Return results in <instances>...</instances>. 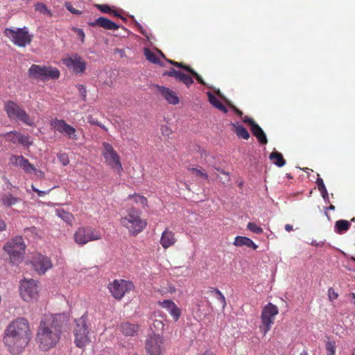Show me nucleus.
<instances>
[{"instance_id": "18", "label": "nucleus", "mask_w": 355, "mask_h": 355, "mask_svg": "<svg viewBox=\"0 0 355 355\" xmlns=\"http://www.w3.org/2000/svg\"><path fill=\"white\" fill-rule=\"evenodd\" d=\"M157 88L159 93L168 103L176 105L179 103V98L173 90L159 85H157Z\"/></svg>"}, {"instance_id": "56", "label": "nucleus", "mask_w": 355, "mask_h": 355, "mask_svg": "<svg viewBox=\"0 0 355 355\" xmlns=\"http://www.w3.org/2000/svg\"><path fill=\"white\" fill-rule=\"evenodd\" d=\"M316 184L318 185V189H320L322 187H324V184L323 180L320 178H318L316 180Z\"/></svg>"}, {"instance_id": "57", "label": "nucleus", "mask_w": 355, "mask_h": 355, "mask_svg": "<svg viewBox=\"0 0 355 355\" xmlns=\"http://www.w3.org/2000/svg\"><path fill=\"white\" fill-rule=\"evenodd\" d=\"M231 107L233 109V110L235 112V113L239 116H242L243 115V112L239 110V109H237L235 106L234 105H231Z\"/></svg>"}, {"instance_id": "50", "label": "nucleus", "mask_w": 355, "mask_h": 355, "mask_svg": "<svg viewBox=\"0 0 355 355\" xmlns=\"http://www.w3.org/2000/svg\"><path fill=\"white\" fill-rule=\"evenodd\" d=\"M134 199H135V201L136 202H139L142 205H145L147 202V199L144 197V196H139V195H135V196H133Z\"/></svg>"}, {"instance_id": "46", "label": "nucleus", "mask_w": 355, "mask_h": 355, "mask_svg": "<svg viewBox=\"0 0 355 355\" xmlns=\"http://www.w3.org/2000/svg\"><path fill=\"white\" fill-rule=\"evenodd\" d=\"M64 6L67 10L74 15H80L81 14V11L76 10L74 8L71 2H65Z\"/></svg>"}, {"instance_id": "43", "label": "nucleus", "mask_w": 355, "mask_h": 355, "mask_svg": "<svg viewBox=\"0 0 355 355\" xmlns=\"http://www.w3.org/2000/svg\"><path fill=\"white\" fill-rule=\"evenodd\" d=\"M189 171L195 173L197 176H200L203 179L208 180V175L207 173H203L200 169L198 168H189Z\"/></svg>"}, {"instance_id": "61", "label": "nucleus", "mask_w": 355, "mask_h": 355, "mask_svg": "<svg viewBox=\"0 0 355 355\" xmlns=\"http://www.w3.org/2000/svg\"><path fill=\"white\" fill-rule=\"evenodd\" d=\"M6 225L4 221L0 219V232L6 229Z\"/></svg>"}, {"instance_id": "54", "label": "nucleus", "mask_w": 355, "mask_h": 355, "mask_svg": "<svg viewBox=\"0 0 355 355\" xmlns=\"http://www.w3.org/2000/svg\"><path fill=\"white\" fill-rule=\"evenodd\" d=\"M78 90H79L80 94L81 96L83 97V98H85L86 97V93H87L86 89L83 87V85H79Z\"/></svg>"}, {"instance_id": "27", "label": "nucleus", "mask_w": 355, "mask_h": 355, "mask_svg": "<svg viewBox=\"0 0 355 355\" xmlns=\"http://www.w3.org/2000/svg\"><path fill=\"white\" fill-rule=\"evenodd\" d=\"M269 159L273 161V164L278 167H282L286 164V160L282 153L275 151L270 153Z\"/></svg>"}, {"instance_id": "12", "label": "nucleus", "mask_w": 355, "mask_h": 355, "mask_svg": "<svg viewBox=\"0 0 355 355\" xmlns=\"http://www.w3.org/2000/svg\"><path fill=\"white\" fill-rule=\"evenodd\" d=\"M146 349L150 355H164L166 346L162 336L155 334L146 340Z\"/></svg>"}, {"instance_id": "59", "label": "nucleus", "mask_w": 355, "mask_h": 355, "mask_svg": "<svg viewBox=\"0 0 355 355\" xmlns=\"http://www.w3.org/2000/svg\"><path fill=\"white\" fill-rule=\"evenodd\" d=\"M323 244L324 241L317 242L315 240H313L311 243V245L313 246H322Z\"/></svg>"}, {"instance_id": "64", "label": "nucleus", "mask_w": 355, "mask_h": 355, "mask_svg": "<svg viewBox=\"0 0 355 355\" xmlns=\"http://www.w3.org/2000/svg\"><path fill=\"white\" fill-rule=\"evenodd\" d=\"M318 189L320 191L321 194H322L324 193H326L327 191L325 186L324 187H322L320 189Z\"/></svg>"}, {"instance_id": "31", "label": "nucleus", "mask_w": 355, "mask_h": 355, "mask_svg": "<svg viewBox=\"0 0 355 355\" xmlns=\"http://www.w3.org/2000/svg\"><path fill=\"white\" fill-rule=\"evenodd\" d=\"M56 211L58 216L61 218L66 223H71L72 222L73 216L71 213L66 211L63 209H58Z\"/></svg>"}, {"instance_id": "52", "label": "nucleus", "mask_w": 355, "mask_h": 355, "mask_svg": "<svg viewBox=\"0 0 355 355\" xmlns=\"http://www.w3.org/2000/svg\"><path fill=\"white\" fill-rule=\"evenodd\" d=\"M89 123L91 124H94V125H96L100 128H101L102 129L105 130V131L107 130V129L106 128V127L105 125H103L101 122H98L97 120L96 119H91L89 121Z\"/></svg>"}, {"instance_id": "51", "label": "nucleus", "mask_w": 355, "mask_h": 355, "mask_svg": "<svg viewBox=\"0 0 355 355\" xmlns=\"http://www.w3.org/2000/svg\"><path fill=\"white\" fill-rule=\"evenodd\" d=\"M243 121L244 123L248 124L250 126V128L257 123L252 118L248 116H245Z\"/></svg>"}, {"instance_id": "5", "label": "nucleus", "mask_w": 355, "mask_h": 355, "mask_svg": "<svg viewBox=\"0 0 355 355\" xmlns=\"http://www.w3.org/2000/svg\"><path fill=\"white\" fill-rule=\"evenodd\" d=\"M76 326L73 329L74 343L79 348L85 347L90 342L89 327L87 315L85 313L80 318L75 320Z\"/></svg>"}, {"instance_id": "26", "label": "nucleus", "mask_w": 355, "mask_h": 355, "mask_svg": "<svg viewBox=\"0 0 355 355\" xmlns=\"http://www.w3.org/2000/svg\"><path fill=\"white\" fill-rule=\"evenodd\" d=\"M351 227V223L346 220H339L335 223V232L338 234H343L346 232Z\"/></svg>"}, {"instance_id": "36", "label": "nucleus", "mask_w": 355, "mask_h": 355, "mask_svg": "<svg viewBox=\"0 0 355 355\" xmlns=\"http://www.w3.org/2000/svg\"><path fill=\"white\" fill-rule=\"evenodd\" d=\"M247 228L250 231L257 234H259L263 232V229L252 222H250L248 223Z\"/></svg>"}, {"instance_id": "3", "label": "nucleus", "mask_w": 355, "mask_h": 355, "mask_svg": "<svg viewBox=\"0 0 355 355\" xmlns=\"http://www.w3.org/2000/svg\"><path fill=\"white\" fill-rule=\"evenodd\" d=\"M26 244L21 236H17L7 241L3 247V251L8 255V259L12 264H18L23 259Z\"/></svg>"}, {"instance_id": "49", "label": "nucleus", "mask_w": 355, "mask_h": 355, "mask_svg": "<svg viewBox=\"0 0 355 355\" xmlns=\"http://www.w3.org/2000/svg\"><path fill=\"white\" fill-rule=\"evenodd\" d=\"M180 72V71H177L175 69L171 68L169 71H166L163 73V75L164 76H169V77H174L175 79H177Z\"/></svg>"}, {"instance_id": "9", "label": "nucleus", "mask_w": 355, "mask_h": 355, "mask_svg": "<svg viewBox=\"0 0 355 355\" xmlns=\"http://www.w3.org/2000/svg\"><path fill=\"white\" fill-rule=\"evenodd\" d=\"M50 125L56 132L60 133L65 138L73 141L79 139L76 129L67 123L64 119L55 118L51 121Z\"/></svg>"}, {"instance_id": "63", "label": "nucleus", "mask_w": 355, "mask_h": 355, "mask_svg": "<svg viewBox=\"0 0 355 355\" xmlns=\"http://www.w3.org/2000/svg\"><path fill=\"white\" fill-rule=\"evenodd\" d=\"M285 230L287 231V232H291L293 230V226L290 224H286L285 225Z\"/></svg>"}, {"instance_id": "17", "label": "nucleus", "mask_w": 355, "mask_h": 355, "mask_svg": "<svg viewBox=\"0 0 355 355\" xmlns=\"http://www.w3.org/2000/svg\"><path fill=\"white\" fill-rule=\"evenodd\" d=\"M35 270L40 274H44L47 270L51 268L52 263L49 258L41 254L36 255L32 262Z\"/></svg>"}, {"instance_id": "23", "label": "nucleus", "mask_w": 355, "mask_h": 355, "mask_svg": "<svg viewBox=\"0 0 355 355\" xmlns=\"http://www.w3.org/2000/svg\"><path fill=\"white\" fill-rule=\"evenodd\" d=\"M121 331L125 336H134L137 334L139 326L129 322L122 323L120 326Z\"/></svg>"}, {"instance_id": "2", "label": "nucleus", "mask_w": 355, "mask_h": 355, "mask_svg": "<svg viewBox=\"0 0 355 355\" xmlns=\"http://www.w3.org/2000/svg\"><path fill=\"white\" fill-rule=\"evenodd\" d=\"M64 322V316L61 314L46 317L41 321L37 340L42 350H48L58 343Z\"/></svg>"}, {"instance_id": "38", "label": "nucleus", "mask_w": 355, "mask_h": 355, "mask_svg": "<svg viewBox=\"0 0 355 355\" xmlns=\"http://www.w3.org/2000/svg\"><path fill=\"white\" fill-rule=\"evenodd\" d=\"M22 169L26 173L29 174H32L37 171L36 168L29 162L28 159L24 164V166L22 167Z\"/></svg>"}, {"instance_id": "7", "label": "nucleus", "mask_w": 355, "mask_h": 355, "mask_svg": "<svg viewBox=\"0 0 355 355\" xmlns=\"http://www.w3.org/2000/svg\"><path fill=\"white\" fill-rule=\"evenodd\" d=\"M4 34L15 45L19 47H25L30 44L33 37V35L28 33L26 26L15 29L6 28Z\"/></svg>"}, {"instance_id": "53", "label": "nucleus", "mask_w": 355, "mask_h": 355, "mask_svg": "<svg viewBox=\"0 0 355 355\" xmlns=\"http://www.w3.org/2000/svg\"><path fill=\"white\" fill-rule=\"evenodd\" d=\"M31 187H32L33 191L36 192L37 193L38 196H40V197L44 196V195L48 193V191L39 190L37 188H35L33 185H32Z\"/></svg>"}, {"instance_id": "39", "label": "nucleus", "mask_w": 355, "mask_h": 355, "mask_svg": "<svg viewBox=\"0 0 355 355\" xmlns=\"http://www.w3.org/2000/svg\"><path fill=\"white\" fill-rule=\"evenodd\" d=\"M35 10L39 11L40 12L43 14L49 13V10H48L47 6L42 2L37 3L35 5Z\"/></svg>"}, {"instance_id": "37", "label": "nucleus", "mask_w": 355, "mask_h": 355, "mask_svg": "<svg viewBox=\"0 0 355 355\" xmlns=\"http://www.w3.org/2000/svg\"><path fill=\"white\" fill-rule=\"evenodd\" d=\"M327 355H334L336 352V343L334 341H327L326 343Z\"/></svg>"}, {"instance_id": "40", "label": "nucleus", "mask_w": 355, "mask_h": 355, "mask_svg": "<svg viewBox=\"0 0 355 355\" xmlns=\"http://www.w3.org/2000/svg\"><path fill=\"white\" fill-rule=\"evenodd\" d=\"M166 61L168 62H169L170 64H171L172 65L176 67H178V68H180L187 72H189V68H191V67L188 66V65H186V64H184L182 62H175L174 60H168V59H166Z\"/></svg>"}, {"instance_id": "14", "label": "nucleus", "mask_w": 355, "mask_h": 355, "mask_svg": "<svg viewBox=\"0 0 355 355\" xmlns=\"http://www.w3.org/2000/svg\"><path fill=\"white\" fill-rule=\"evenodd\" d=\"M134 285L131 282L123 279H115L108 286L112 295L116 300H121L125 293L133 289Z\"/></svg>"}, {"instance_id": "19", "label": "nucleus", "mask_w": 355, "mask_h": 355, "mask_svg": "<svg viewBox=\"0 0 355 355\" xmlns=\"http://www.w3.org/2000/svg\"><path fill=\"white\" fill-rule=\"evenodd\" d=\"M90 26H100L107 30H117L119 26L104 17H99L94 21L88 23Z\"/></svg>"}, {"instance_id": "20", "label": "nucleus", "mask_w": 355, "mask_h": 355, "mask_svg": "<svg viewBox=\"0 0 355 355\" xmlns=\"http://www.w3.org/2000/svg\"><path fill=\"white\" fill-rule=\"evenodd\" d=\"M159 304L162 308L169 312L175 321H177L180 318L181 311L172 300H165L163 302H159Z\"/></svg>"}, {"instance_id": "33", "label": "nucleus", "mask_w": 355, "mask_h": 355, "mask_svg": "<svg viewBox=\"0 0 355 355\" xmlns=\"http://www.w3.org/2000/svg\"><path fill=\"white\" fill-rule=\"evenodd\" d=\"M236 134L239 137L244 139H248L250 138V134L247 129L242 125L238 124L236 127Z\"/></svg>"}, {"instance_id": "45", "label": "nucleus", "mask_w": 355, "mask_h": 355, "mask_svg": "<svg viewBox=\"0 0 355 355\" xmlns=\"http://www.w3.org/2000/svg\"><path fill=\"white\" fill-rule=\"evenodd\" d=\"M207 94L208 96V99H209V103L215 107H216V105L220 103V102L216 98V97L213 94H211L210 92H208L207 93Z\"/></svg>"}, {"instance_id": "35", "label": "nucleus", "mask_w": 355, "mask_h": 355, "mask_svg": "<svg viewBox=\"0 0 355 355\" xmlns=\"http://www.w3.org/2000/svg\"><path fill=\"white\" fill-rule=\"evenodd\" d=\"M209 291L211 295H218V297L216 299L222 304L223 308L226 306L225 297L223 293L218 289L214 288H209Z\"/></svg>"}, {"instance_id": "34", "label": "nucleus", "mask_w": 355, "mask_h": 355, "mask_svg": "<svg viewBox=\"0 0 355 355\" xmlns=\"http://www.w3.org/2000/svg\"><path fill=\"white\" fill-rule=\"evenodd\" d=\"M17 133H18L17 131L13 130L3 134V136L5 138L6 141L13 144H18Z\"/></svg>"}, {"instance_id": "22", "label": "nucleus", "mask_w": 355, "mask_h": 355, "mask_svg": "<svg viewBox=\"0 0 355 355\" xmlns=\"http://www.w3.org/2000/svg\"><path fill=\"white\" fill-rule=\"evenodd\" d=\"M175 242V239L174 237V234L171 231H169L167 229H166L165 231L162 233L160 239V243L162 245V247L164 248H167L173 245Z\"/></svg>"}, {"instance_id": "4", "label": "nucleus", "mask_w": 355, "mask_h": 355, "mask_svg": "<svg viewBox=\"0 0 355 355\" xmlns=\"http://www.w3.org/2000/svg\"><path fill=\"white\" fill-rule=\"evenodd\" d=\"M127 216L121 218V224L132 235L136 236L146 227V223L141 218L139 209L130 207L127 209Z\"/></svg>"}, {"instance_id": "1", "label": "nucleus", "mask_w": 355, "mask_h": 355, "mask_svg": "<svg viewBox=\"0 0 355 355\" xmlns=\"http://www.w3.org/2000/svg\"><path fill=\"white\" fill-rule=\"evenodd\" d=\"M30 339L31 333L27 320L19 318L8 326L3 340L12 355H18L28 345Z\"/></svg>"}, {"instance_id": "60", "label": "nucleus", "mask_w": 355, "mask_h": 355, "mask_svg": "<svg viewBox=\"0 0 355 355\" xmlns=\"http://www.w3.org/2000/svg\"><path fill=\"white\" fill-rule=\"evenodd\" d=\"M138 29L140 33L142 34L144 36H148L146 31L142 27V26H139V28Z\"/></svg>"}, {"instance_id": "10", "label": "nucleus", "mask_w": 355, "mask_h": 355, "mask_svg": "<svg viewBox=\"0 0 355 355\" xmlns=\"http://www.w3.org/2000/svg\"><path fill=\"white\" fill-rule=\"evenodd\" d=\"M278 313L279 310L277 306L272 303H268L263 307L261 315L262 325L260 328L262 329L264 334L270 329L272 324H274L275 317Z\"/></svg>"}, {"instance_id": "8", "label": "nucleus", "mask_w": 355, "mask_h": 355, "mask_svg": "<svg viewBox=\"0 0 355 355\" xmlns=\"http://www.w3.org/2000/svg\"><path fill=\"white\" fill-rule=\"evenodd\" d=\"M60 75V71L53 67L32 64L28 69V76L37 80L58 79Z\"/></svg>"}, {"instance_id": "30", "label": "nucleus", "mask_w": 355, "mask_h": 355, "mask_svg": "<svg viewBox=\"0 0 355 355\" xmlns=\"http://www.w3.org/2000/svg\"><path fill=\"white\" fill-rule=\"evenodd\" d=\"M144 55H145L146 59L148 61H150V62L163 66V64L161 62L160 60L150 49H144Z\"/></svg>"}, {"instance_id": "41", "label": "nucleus", "mask_w": 355, "mask_h": 355, "mask_svg": "<svg viewBox=\"0 0 355 355\" xmlns=\"http://www.w3.org/2000/svg\"><path fill=\"white\" fill-rule=\"evenodd\" d=\"M188 69L189 73L192 75L200 84L202 85H206L202 78L196 71H194L192 68H189Z\"/></svg>"}, {"instance_id": "44", "label": "nucleus", "mask_w": 355, "mask_h": 355, "mask_svg": "<svg viewBox=\"0 0 355 355\" xmlns=\"http://www.w3.org/2000/svg\"><path fill=\"white\" fill-rule=\"evenodd\" d=\"M72 30L77 35V36L80 38L81 42L83 43L85 42V37L83 30L81 28H76V27H73Z\"/></svg>"}, {"instance_id": "47", "label": "nucleus", "mask_w": 355, "mask_h": 355, "mask_svg": "<svg viewBox=\"0 0 355 355\" xmlns=\"http://www.w3.org/2000/svg\"><path fill=\"white\" fill-rule=\"evenodd\" d=\"M164 323L159 320H155L153 324V328H154L155 331H162L164 329Z\"/></svg>"}, {"instance_id": "42", "label": "nucleus", "mask_w": 355, "mask_h": 355, "mask_svg": "<svg viewBox=\"0 0 355 355\" xmlns=\"http://www.w3.org/2000/svg\"><path fill=\"white\" fill-rule=\"evenodd\" d=\"M57 157L63 166H67L69 164V157L67 153H59Z\"/></svg>"}, {"instance_id": "21", "label": "nucleus", "mask_w": 355, "mask_h": 355, "mask_svg": "<svg viewBox=\"0 0 355 355\" xmlns=\"http://www.w3.org/2000/svg\"><path fill=\"white\" fill-rule=\"evenodd\" d=\"M0 201L1 204L6 207H11L20 202L21 199L20 198L14 196L10 192H7L1 195Z\"/></svg>"}, {"instance_id": "11", "label": "nucleus", "mask_w": 355, "mask_h": 355, "mask_svg": "<svg viewBox=\"0 0 355 355\" xmlns=\"http://www.w3.org/2000/svg\"><path fill=\"white\" fill-rule=\"evenodd\" d=\"M103 147L102 155L105 158V162L120 173L123 170V167L116 151L110 144L107 142L103 144Z\"/></svg>"}, {"instance_id": "13", "label": "nucleus", "mask_w": 355, "mask_h": 355, "mask_svg": "<svg viewBox=\"0 0 355 355\" xmlns=\"http://www.w3.org/2000/svg\"><path fill=\"white\" fill-rule=\"evenodd\" d=\"M100 239V233L91 227H80L74 234L75 241L79 245H85L89 241Z\"/></svg>"}, {"instance_id": "62", "label": "nucleus", "mask_w": 355, "mask_h": 355, "mask_svg": "<svg viewBox=\"0 0 355 355\" xmlns=\"http://www.w3.org/2000/svg\"><path fill=\"white\" fill-rule=\"evenodd\" d=\"M349 297H352L351 303H352L355 306V293H349Z\"/></svg>"}, {"instance_id": "6", "label": "nucleus", "mask_w": 355, "mask_h": 355, "mask_svg": "<svg viewBox=\"0 0 355 355\" xmlns=\"http://www.w3.org/2000/svg\"><path fill=\"white\" fill-rule=\"evenodd\" d=\"M4 110L10 120L21 121L30 126L34 125L33 119L24 109L14 101H9L6 102Z\"/></svg>"}, {"instance_id": "48", "label": "nucleus", "mask_w": 355, "mask_h": 355, "mask_svg": "<svg viewBox=\"0 0 355 355\" xmlns=\"http://www.w3.org/2000/svg\"><path fill=\"white\" fill-rule=\"evenodd\" d=\"M96 7L103 13H110L111 8L107 4H96Z\"/></svg>"}, {"instance_id": "32", "label": "nucleus", "mask_w": 355, "mask_h": 355, "mask_svg": "<svg viewBox=\"0 0 355 355\" xmlns=\"http://www.w3.org/2000/svg\"><path fill=\"white\" fill-rule=\"evenodd\" d=\"M176 80L184 83L187 87H189L193 83V80L190 76L187 75L181 71L180 72Z\"/></svg>"}, {"instance_id": "55", "label": "nucleus", "mask_w": 355, "mask_h": 355, "mask_svg": "<svg viewBox=\"0 0 355 355\" xmlns=\"http://www.w3.org/2000/svg\"><path fill=\"white\" fill-rule=\"evenodd\" d=\"M216 108L220 110V111H222L224 113H227V112H228L227 108L225 106H224L221 103L216 105Z\"/></svg>"}, {"instance_id": "15", "label": "nucleus", "mask_w": 355, "mask_h": 355, "mask_svg": "<svg viewBox=\"0 0 355 355\" xmlns=\"http://www.w3.org/2000/svg\"><path fill=\"white\" fill-rule=\"evenodd\" d=\"M37 285L34 279H24L21 282L20 295L25 301H30L35 299L37 295Z\"/></svg>"}, {"instance_id": "25", "label": "nucleus", "mask_w": 355, "mask_h": 355, "mask_svg": "<svg viewBox=\"0 0 355 355\" xmlns=\"http://www.w3.org/2000/svg\"><path fill=\"white\" fill-rule=\"evenodd\" d=\"M234 245L236 246H244L245 245V246L251 248L253 250H256L258 248L257 245H256L250 239L245 237V236H237L235 238Z\"/></svg>"}, {"instance_id": "58", "label": "nucleus", "mask_w": 355, "mask_h": 355, "mask_svg": "<svg viewBox=\"0 0 355 355\" xmlns=\"http://www.w3.org/2000/svg\"><path fill=\"white\" fill-rule=\"evenodd\" d=\"M322 195V197L324 199V201L326 202V203H329V194H328V192L327 191L326 193H324Z\"/></svg>"}, {"instance_id": "29", "label": "nucleus", "mask_w": 355, "mask_h": 355, "mask_svg": "<svg viewBox=\"0 0 355 355\" xmlns=\"http://www.w3.org/2000/svg\"><path fill=\"white\" fill-rule=\"evenodd\" d=\"M28 159L25 158L23 155H13L10 157V161L12 165L22 168L24 164Z\"/></svg>"}, {"instance_id": "24", "label": "nucleus", "mask_w": 355, "mask_h": 355, "mask_svg": "<svg viewBox=\"0 0 355 355\" xmlns=\"http://www.w3.org/2000/svg\"><path fill=\"white\" fill-rule=\"evenodd\" d=\"M250 130L252 135L257 137L258 141L262 144H266L268 142V139L266 135L262 128L256 123L251 128Z\"/></svg>"}, {"instance_id": "16", "label": "nucleus", "mask_w": 355, "mask_h": 355, "mask_svg": "<svg viewBox=\"0 0 355 355\" xmlns=\"http://www.w3.org/2000/svg\"><path fill=\"white\" fill-rule=\"evenodd\" d=\"M62 62L76 74H82L86 69V62L78 54L64 58Z\"/></svg>"}, {"instance_id": "28", "label": "nucleus", "mask_w": 355, "mask_h": 355, "mask_svg": "<svg viewBox=\"0 0 355 355\" xmlns=\"http://www.w3.org/2000/svg\"><path fill=\"white\" fill-rule=\"evenodd\" d=\"M17 141L19 144H21L24 148H29L33 144V141L31 139L30 136L24 135L19 132L17 133Z\"/></svg>"}]
</instances>
